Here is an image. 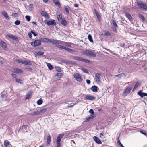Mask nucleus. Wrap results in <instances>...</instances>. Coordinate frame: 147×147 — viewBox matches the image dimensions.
Returning a JSON list of instances; mask_svg holds the SVG:
<instances>
[{
	"label": "nucleus",
	"mask_w": 147,
	"mask_h": 147,
	"mask_svg": "<svg viewBox=\"0 0 147 147\" xmlns=\"http://www.w3.org/2000/svg\"><path fill=\"white\" fill-rule=\"evenodd\" d=\"M41 42H50L54 44H56L57 40L53 39H51L47 38H42L40 39Z\"/></svg>",
	"instance_id": "nucleus-1"
},
{
	"label": "nucleus",
	"mask_w": 147,
	"mask_h": 147,
	"mask_svg": "<svg viewBox=\"0 0 147 147\" xmlns=\"http://www.w3.org/2000/svg\"><path fill=\"white\" fill-rule=\"evenodd\" d=\"M84 53L87 56L92 57H95L96 56V55L95 53L89 50L85 51H84Z\"/></svg>",
	"instance_id": "nucleus-2"
},
{
	"label": "nucleus",
	"mask_w": 147,
	"mask_h": 147,
	"mask_svg": "<svg viewBox=\"0 0 147 147\" xmlns=\"http://www.w3.org/2000/svg\"><path fill=\"white\" fill-rule=\"evenodd\" d=\"M137 4L143 10H147V4L142 1H137Z\"/></svg>",
	"instance_id": "nucleus-3"
},
{
	"label": "nucleus",
	"mask_w": 147,
	"mask_h": 147,
	"mask_svg": "<svg viewBox=\"0 0 147 147\" xmlns=\"http://www.w3.org/2000/svg\"><path fill=\"white\" fill-rule=\"evenodd\" d=\"M17 61L18 62L24 65H31V62L30 60H22L18 59L17 60Z\"/></svg>",
	"instance_id": "nucleus-4"
},
{
	"label": "nucleus",
	"mask_w": 147,
	"mask_h": 147,
	"mask_svg": "<svg viewBox=\"0 0 147 147\" xmlns=\"http://www.w3.org/2000/svg\"><path fill=\"white\" fill-rule=\"evenodd\" d=\"M63 136V134H61L57 137L56 140L57 147H60V141Z\"/></svg>",
	"instance_id": "nucleus-5"
},
{
	"label": "nucleus",
	"mask_w": 147,
	"mask_h": 147,
	"mask_svg": "<svg viewBox=\"0 0 147 147\" xmlns=\"http://www.w3.org/2000/svg\"><path fill=\"white\" fill-rule=\"evenodd\" d=\"M74 78L75 80L79 82H81L82 81V78L81 75L78 73H75L74 74Z\"/></svg>",
	"instance_id": "nucleus-6"
},
{
	"label": "nucleus",
	"mask_w": 147,
	"mask_h": 147,
	"mask_svg": "<svg viewBox=\"0 0 147 147\" xmlns=\"http://www.w3.org/2000/svg\"><path fill=\"white\" fill-rule=\"evenodd\" d=\"M41 44V41L40 40H36L34 42L31 43L32 46L34 47H36L39 46Z\"/></svg>",
	"instance_id": "nucleus-7"
},
{
	"label": "nucleus",
	"mask_w": 147,
	"mask_h": 147,
	"mask_svg": "<svg viewBox=\"0 0 147 147\" xmlns=\"http://www.w3.org/2000/svg\"><path fill=\"white\" fill-rule=\"evenodd\" d=\"M56 44H61L62 45H65L66 46L70 47L71 45L70 44L67 42H64L63 41L57 40Z\"/></svg>",
	"instance_id": "nucleus-8"
},
{
	"label": "nucleus",
	"mask_w": 147,
	"mask_h": 147,
	"mask_svg": "<svg viewBox=\"0 0 147 147\" xmlns=\"http://www.w3.org/2000/svg\"><path fill=\"white\" fill-rule=\"evenodd\" d=\"M48 26L54 25H56V23L55 20H49L45 22Z\"/></svg>",
	"instance_id": "nucleus-9"
},
{
	"label": "nucleus",
	"mask_w": 147,
	"mask_h": 147,
	"mask_svg": "<svg viewBox=\"0 0 147 147\" xmlns=\"http://www.w3.org/2000/svg\"><path fill=\"white\" fill-rule=\"evenodd\" d=\"M101 74L97 73L95 75V78L97 82H100L101 79Z\"/></svg>",
	"instance_id": "nucleus-10"
},
{
	"label": "nucleus",
	"mask_w": 147,
	"mask_h": 147,
	"mask_svg": "<svg viewBox=\"0 0 147 147\" xmlns=\"http://www.w3.org/2000/svg\"><path fill=\"white\" fill-rule=\"evenodd\" d=\"M132 87L131 86L129 87L126 88L124 91V93L126 96L130 92Z\"/></svg>",
	"instance_id": "nucleus-11"
},
{
	"label": "nucleus",
	"mask_w": 147,
	"mask_h": 147,
	"mask_svg": "<svg viewBox=\"0 0 147 147\" xmlns=\"http://www.w3.org/2000/svg\"><path fill=\"white\" fill-rule=\"evenodd\" d=\"M0 45L5 50L7 49V46L6 43L0 39Z\"/></svg>",
	"instance_id": "nucleus-12"
},
{
	"label": "nucleus",
	"mask_w": 147,
	"mask_h": 147,
	"mask_svg": "<svg viewBox=\"0 0 147 147\" xmlns=\"http://www.w3.org/2000/svg\"><path fill=\"white\" fill-rule=\"evenodd\" d=\"M12 72L15 73L21 74L22 72V71L20 69L15 68L13 69Z\"/></svg>",
	"instance_id": "nucleus-13"
},
{
	"label": "nucleus",
	"mask_w": 147,
	"mask_h": 147,
	"mask_svg": "<svg viewBox=\"0 0 147 147\" xmlns=\"http://www.w3.org/2000/svg\"><path fill=\"white\" fill-rule=\"evenodd\" d=\"M46 110L47 109H42V110H41L40 111H34L32 113V115H38L39 114L40 112H42L43 111H44V112H45L46 111Z\"/></svg>",
	"instance_id": "nucleus-14"
},
{
	"label": "nucleus",
	"mask_w": 147,
	"mask_h": 147,
	"mask_svg": "<svg viewBox=\"0 0 147 147\" xmlns=\"http://www.w3.org/2000/svg\"><path fill=\"white\" fill-rule=\"evenodd\" d=\"M93 140L98 144H101L102 142L100 139L97 137L94 136L93 138Z\"/></svg>",
	"instance_id": "nucleus-15"
},
{
	"label": "nucleus",
	"mask_w": 147,
	"mask_h": 147,
	"mask_svg": "<svg viewBox=\"0 0 147 147\" xmlns=\"http://www.w3.org/2000/svg\"><path fill=\"white\" fill-rule=\"evenodd\" d=\"M7 36L15 40H16L17 39V37L13 35H11L10 34H7Z\"/></svg>",
	"instance_id": "nucleus-16"
},
{
	"label": "nucleus",
	"mask_w": 147,
	"mask_h": 147,
	"mask_svg": "<svg viewBox=\"0 0 147 147\" xmlns=\"http://www.w3.org/2000/svg\"><path fill=\"white\" fill-rule=\"evenodd\" d=\"M32 90L29 91L27 94L26 95L25 99H29L30 97L32 94Z\"/></svg>",
	"instance_id": "nucleus-17"
},
{
	"label": "nucleus",
	"mask_w": 147,
	"mask_h": 147,
	"mask_svg": "<svg viewBox=\"0 0 147 147\" xmlns=\"http://www.w3.org/2000/svg\"><path fill=\"white\" fill-rule=\"evenodd\" d=\"M41 14L42 16H44L45 18H49V16L46 11H42L41 12Z\"/></svg>",
	"instance_id": "nucleus-18"
},
{
	"label": "nucleus",
	"mask_w": 147,
	"mask_h": 147,
	"mask_svg": "<svg viewBox=\"0 0 147 147\" xmlns=\"http://www.w3.org/2000/svg\"><path fill=\"white\" fill-rule=\"evenodd\" d=\"M72 58L74 59L81 61H82L83 58L79 56H73L72 57Z\"/></svg>",
	"instance_id": "nucleus-19"
},
{
	"label": "nucleus",
	"mask_w": 147,
	"mask_h": 147,
	"mask_svg": "<svg viewBox=\"0 0 147 147\" xmlns=\"http://www.w3.org/2000/svg\"><path fill=\"white\" fill-rule=\"evenodd\" d=\"M95 97L92 96H86L85 97V99L86 100H95Z\"/></svg>",
	"instance_id": "nucleus-20"
},
{
	"label": "nucleus",
	"mask_w": 147,
	"mask_h": 147,
	"mask_svg": "<svg viewBox=\"0 0 147 147\" xmlns=\"http://www.w3.org/2000/svg\"><path fill=\"white\" fill-rule=\"evenodd\" d=\"M1 14L4 16L6 19H9L10 18L9 16L7 15V13L6 11H2Z\"/></svg>",
	"instance_id": "nucleus-21"
},
{
	"label": "nucleus",
	"mask_w": 147,
	"mask_h": 147,
	"mask_svg": "<svg viewBox=\"0 0 147 147\" xmlns=\"http://www.w3.org/2000/svg\"><path fill=\"white\" fill-rule=\"evenodd\" d=\"M60 22L64 26H67V22L65 19H62V20L60 21Z\"/></svg>",
	"instance_id": "nucleus-22"
},
{
	"label": "nucleus",
	"mask_w": 147,
	"mask_h": 147,
	"mask_svg": "<svg viewBox=\"0 0 147 147\" xmlns=\"http://www.w3.org/2000/svg\"><path fill=\"white\" fill-rule=\"evenodd\" d=\"M94 11L96 16H97V19L99 20H101V17L97 11L95 9H94Z\"/></svg>",
	"instance_id": "nucleus-23"
},
{
	"label": "nucleus",
	"mask_w": 147,
	"mask_h": 147,
	"mask_svg": "<svg viewBox=\"0 0 147 147\" xmlns=\"http://www.w3.org/2000/svg\"><path fill=\"white\" fill-rule=\"evenodd\" d=\"M53 1L55 5L56 6H58V7H60L61 6L58 0H53Z\"/></svg>",
	"instance_id": "nucleus-24"
},
{
	"label": "nucleus",
	"mask_w": 147,
	"mask_h": 147,
	"mask_svg": "<svg viewBox=\"0 0 147 147\" xmlns=\"http://www.w3.org/2000/svg\"><path fill=\"white\" fill-rule=\"evenodd\" d=\"M125 15L130 20H131L133 19L131 15L128 13H126Z\"/></svg>",
	"instance_id": "nucleus-25"
},
{
	"label": "nucleus",
	"mask_w": 147,
	"mask_h": 147,
	"mask_svg": "<svg viewBox=\"0 0 147 147\" xmlns=\"http://www.w3.org/2000/svg\"><path fill=\"white\" fill-rule=\"evenodd\" d=\"M91 90L93 92H96L97 91V87L96 86H93L91 87Z\"/></svg>",
	"instance_id": "nucleus-26"
},
{
	"label": "nucleus",
	"mask_w": 147,
	"mask_h": 147,
	"mask_svg": "<svg viewBox=\"0 0 147 147\" xmlns=\"http://www.w3.org/2000/svg\"><path fill=\"white\" fill-rule=\"evenodd\" d=\"M94 117V116L93 115H91L90 116H89L88 117L86 118V120L85 121H86V122H88L90 120L93 119Z\"/></svg>",
	"instance_id": "nucleus-27"
},
{
	"label": "nucleus",
	"mask_w": 147,
	"mask_h": 147,
	"mask_svg": "<svg viewBox=\"0 0 147 147\" xmlns=\"http://www.w3.org/2000/svg\"><path fill=\"white\" fill-rule=\"evenodd\" d=\"M138 17L143 20L144 22H146V18L142 14H139L138 15Z\"/></svg>",
	"instance_id": "nucleus-28"
},
{
	"label": "nucleus",
	"mask_w": 147,
	"mask_h": 147,
	"mask_svg": "<svg viewBox=\"0 0 147 147\" xmlns=\"http://www.w3.org/2000/svg\"><path fill=\"white\" fill-rule=\"evenodd\" d=\"M46 63L49 70H51L53 68V67L51 64L47 62Z\"/></svg>",
	"instance_id": "nucleus-29"
},
{
	"label": "nucleus",
	"mask_w": 147,
	"mask_h": 147,
	"mask_svg": "<svg viewBox=\"0 0 147 147\" xmlns=\"http://www.w3.org/2000/svg\"><path fill=\"white\" fill-rule=\"evenodd\" d=\"M35 53H36L37 55H38L39 56H40L42 55H43L44 53V52L40 51H38L37 52H36Z\"/></svg>",
	"instance_id": "nucleus-30"
},
{
	"label": "nucleus",
	"mask_w": 147,
	"mask_h": 147,
	"mask_svg": "<svg viewBox=\"0 0 147 147\" xmlns=\"http://www.w3.org/2000/svg\"><path fill=\"white\" fill-rule=\"evenodd\" d=\"M51 137L49 135L48 136L47 138V143L48 144H50L51 142Z\"/></svg>",
	"instance_id": "nucleus-31"
},
{
	"label": "nucleus",
	"mask_w": 147,
	"mask_h": 147,
	"mask_svg": "<svg viewBox=\"0 0 147 147\" xmlns=\"http://www.w3.org/2000/svg\"><path fill=\"white\" fill-rule=\"evenodd\" d=\"M111 33L108 31H105V33L104 34V35L105 36H110Z\"/></svg>",
	"instance_id": "nucleus-32"
},
{
	"label": "nucleus",
	"mask_w": 147,
	"mask_h": 147,
	"mask_svg": "<svg viewBox=\"0 0 147 147\" xmlns=\"http://www.w3.org/2000/svg\"><path fill=\"white\" fill-rule=\"evenodd\" d=\"M9 144V142L7 140H5L4 142V145L7 147Z\"/></svg>",
	"instance_id": "nucleus-33"
},
{
	"label": "nucleus",
	"mask_w": 147,
	"mask_h": 147,
	"mask_svg": "<svg viewBox=\"0 0 147 147\" xmlns=\"http://www.w3.org/2000/svg\"><path fill=\"white\" fill-rule=\"evenodd\" d=\"M62 16L61 14H59V15H57V19L58 20L60 21H61V20H62Z\"/></svg>",
	"instance_id": "nucleus-34"
},
{
	"label": "nucleus",
	"mask_w": 147,
	"mask_h": 147,
	"mask_svg": "<svg viewBox=\"0 0 147 147\" xmlns=\"http://www.w3.org/2000/svg\"><path fill=\"white\" fill-rule=\"evenodd\" d=\"M15 80L16 82H18L20 84H22L23 83L22 80L21 79L16 78Z\"/></svg>",
	"instance_id": "nucleus-35"
},
{
	"label": "nucleus",
	"mask_w": 147,
	"mask_h": 147,
	"mask_svg": "<svg viewBox=\"0 0 147 147\" xmlns=\"http://www.w3.org/2000/svg\"><path fill=\"white\" fill-rule=\"evenodd\" d=\"M88 38L89 40L91 42H93V40H92L91 36L90 34H89L88 36Z\"/></svg>",
	"instance_id": "nucleus-36"
},
{
	"label": "nucleus",
	"mask_w": 147,
	"mask_h": 147,
	"mask_svg": "<svg viewBox=\"0 0 147 147\" xmlns=\"http://www.w3.org/2000/svg\"><path fill=\"white\" fill-rule=\"evenodd\" d=\"M42 100L41 99H40L37 101V104L38 105H40L42 103Z\"/></svg>",
	"instance_id": "nucleus-37"
},
{
	"label": "nucleus",
	"mask_w": 147,
	"mask_h": 147,
	"mask_svg": "<svg viewBox=\"0 0 147 147\" xmlns=\"http://www.w3.org/2000/svg\"><path fill=\"white\" fill-rule=\"evenodd\" d=\"M139 83L138 82H136V84H135V85L134 87V90L136 89L138 86L139 85Z\"/></svg>",
	"instance_id": "nucleus-38"
},
{
	"label": "nucleus",
	"mask_w": 147,
	"mask_h": 147,
	"mask_svg": "<svg viewBox=\"0 0 147 147\" xmlns=\"http://www.w3.org/2000/svg\"><path fill=\"white\" fill-rule=\"evenodd\" d=\"M21 22L20 20H17L15 22L14 24L16 25H18L20 24Z\"/></svg>",
	"instance_id": "nucleus-39"
},
{
	"label": "nucleus",
	"mask_w": 147,
	"mask_h": 147,
	"mask_svg": "<svg viewBox=\"0 0 147 147\" xmlns=\"http://www.w3.org/2000/svg\"><path fill=\"white\" fill-rule=\"evenodd\" d=\"M140 132L141 133L147 137V132H146V131L144 130H141Z\"/></svg>",
	"instance_id": "nucleus-40"
},
{
	"label": "nucleus",
	"mask_w": 147,
	"mask_h": 147,
	"mask_svg": "<svg viewBox=\"0 0 147 147\" xmlns=\"http://www.w3.org/2000/svg\"><path fill=\"white\" fill-rule=\"evenodd\" d=\"M112 23L113 25L116 27H118V26L115 21L114 20H112Z\"/></svg>",
	"instance_id": "nucleus-41"
},
{
	"label": "nucleus",
	"mask_w": 147,
	"mask_h": 147,
	"mask_svg": "<svg viewBox=\"0 0 147 147\" xmlns=\"http://www.w3.org/2000/svg\"><path fill=\"white\" fill-rule=\"evenodd\" d=\"M82 62H85L86 63H89L90 62V60L85 59L82 58Z\"/></svg>",
	"instance_id": "nucleus-42"
},
{
	"label": "nucleus",
	"mask_w": 147,
	"mask_h": 147,
	"mask_svg": "<svg viewBox=\"0 0 147 147\" xmlns=\"http://www.w3.org/2000/svg\"><path fill=\"white\" fill-rule=\"evenodd\" d=\"M25 18L28 21H29L30 20V16L27 15L25 16Z\"/></svg>",
	"instance_id": "nucleus-43"
},
{
	"label": "nucleus",
	"mask_w": 147,
	"mask_h": 147,
	"mask_svg": "<svg viewBox=\"0 0 147 147\" xmlns=\"http://www.w3.org/2000/svg\"><path fill=\"white\" fill-rule=\"evenodd\" d=\"M65 50L68 51H71L72 52H75V51L72 49H71L69 48L66 47Z\"/></svg>",
	"instance_id": "nucleus-44"
},
{
	"label": "nucleus",
	"mask_w": 147,
	"mask_h": 147,
	"mask_svg": "<svg viewBox=\"0 0 147 147\" xmlns=\"http://www.w3.org/2000/svg\"><path fill=\"white\" fill-rule=\"evenodd\" d=\"M31 33L33 34L34 36H36L37 35V33L33 31H31Z\"/></svg>",
	"instance_id": "nucleus-45"
},
{
	"label": "nucleus",
	"mask_w": 147,
	"mask_h": 147,
	"mask_svg": "<svg viewBox=\"0 0 147 147\" xmlns=\"http://www.w3.org/2000/svg\"><path fill=\"white\" fill-rule=\"evenodd\" d=\"M63 75V74H62L61 73H58L56 74V76H57L61 77Z\"/></svg>",
	"instance_id": "nucleus-46"
},
{
	"label": "nucleus",
	"mask_w": 147,
	"mask_h": 147,
	"mask_svg": "<svg viewBox=\"0 0 147 147\" xmlns=\"http://www.w3.org/2000/svg\"><path fill=\"white\" fill-rule=\"evenodd\" d=\"M82 70L83 72H84L86 73H88V70L85 69L83 68L82 69Z\"/></svg>",
	"instance_id": "nucleus-47"
},
{
	"label": "nucleus",
	"mask_w": 147,
	"mask_h": 147,
	"mask_svg": "<svg viewBox=\"0 0 147 147\" xmlns=\"http://www.w3.org/2000/svg\"><path fill=\"white\" fill-rule=\"evenodd\" d=\"M89 113H91L92 115H93L94 114V112L93 110L92 109H90L89 111Z\"/></svg>",
	"instance_id": "nucleus-48"
},
{
	"label": "nucleus",
	"mask_w": 147,
	"mask_h": 147,
	"mask_svg": "<svg viewBox=\"0 0 147 147\" xmlns=\"http://www.w3.org/2000/svg\"><path fill=\"white\" fill-rule=\"evenodd\" d=\"M147 96V93H144L142 92V95L141 96V97H143L144 96Z\"/></svg>",
	"instance_id": "nucleus-49"
},
{
	"label": "nucleus",
	"mask_w": 147,
	"mask_h": 147,
	"mask_svg": "<svg viewBox=\"0 0 147 147\" xmlns=\"http://www.w3.org/2000/svg\"><path fill=\"white\" fill-rule=\"evenodd\" d=\"M65 10L67 14L69 13V10L68 8H67V7H65Z\"/></svg>",
	"instance_id": "nucleus-50"
},
{
	"label": "nucleus",
	"mask_w": 147,
	"mask_h": 147,
	"mask_svg": "<svg viewBox=\"0 0 147 147\" xmlns=\"http://www.w3.org/2000/svg\"><path fill=\"white\" fill-rule=\"evenodd\" d=\"M27 126L26 125H23L22 126V128L23 129H25L26 130V129L27 128Z\"/></svg>",
	"instance_id": "nucleus-51"
},
{
	"label": "nucleus",
	"mask_w": 147,
	"mask_h": 147,
	"mask_svg": "<svg viewBox=\"0 0 147 147\" xmlns=\"http://www.w3.org/2000/svg\"><path fill=\"white\" fill-rule=\"evenodd\" d=\"M142 92L141 91H140L138 93V94L141 97Z\"/></svg>",
	"instance_id": "nucleus-52"
},
{
	"label": "nucleus",
	"mask_w": 147,
	"mask_h": 147,
	"mask_svg": "<svg viewBox=\"0 0 147 147\" xmlns=\"http://www.w3.org/2000/svg\"><path fill=\"white\" fill-rule=\"evenodd\" d=\"M57 71L59 72H61V69L59 67H58L57 68Z\"/></svg>",
	"instance_id": "nucleus-53"
},
{
	"label": "nucleus",
	"mask_w": 147,
	"mask_h": 147,
	"mask_svg": "<svg viewBox=\"0 0 147 147\" xmlns=\"http://www.w3.org/2000/svg\"><path fill=\"white\" fill-rule=\"evenodd\" d=\"M31 33H30V32L28 33V37L30 39H32V36Z\"/></svg>",
	"instance_id": "nucleus-54"
},
{
	"label": "nucleus",
	"mask_w": 147,
	"mask_h": 147,
	"mask_svg": "<svg viewBox=\"0 0 147 147\" xmlns=\"http://www.w3.org/2000/svg\"><path fill=\"white\" fill-rule=\"evenodd\" d=\"M11 76H12L14 78H15L16 79V78H16V77H17V76L15 74H11Z\"/></svg>",
	"instance_id": "nucleus-55"
},
{
	"label": "nucleus",
	"mask_w": 147,
	"mask_h": 147,
	"mask_svg": "<svg viewBox=\"0 0 147 147\" xmlns=\"http://www.w3.org/2000/svg\"><path fill=\"white\" fill-rule=\"evenodd\" d=\"M26 69L30 71H32V69L29 66L27 67Z\"/></svg>",
	"instance_id": "nucleus-56"
},
{
	"label": "nucleus",
	"mask_w": 147,
	"mask_h": 147,
	"mask_svg": "<svg viewBox=\"0 0 147 147\" xmlns=\"http://www.w3.org/2000/svg\"><path fill=\"white\" fill-rule=\"evenodd\" d=\"M12 15L14 17H17L18 16V14L17 13H13Z\"/></svg>",
	"instance_id": "nucleus-57"
},
{
	"label": "nucleus",
	"mask_w": 147,
	"mask_h": 147,
	"mask_svg": "<svg viewBox=\"0 0 147 147\" xmlns=\"http://www.w3.org/2000/svg\"><path fill=\"white\" fill-rule=\"evenodd\" d=\"M86 81L87 83L88 84H89L90 83V81L88 79H87L86 80Z\"/></svg>",
	"instance_id": "nucleus-58"
},
{
	"label": "nucleus",
	"mask_w": 147,
	"mask_h": 147,
	"mask_svg": "<svg viewBox=\"0 0 147 147\" xmlns=\"http://www.w3.org/2000/svg\"><path fill=\"white\" fill-rule=\"evenodd\" d=\"M5 94H1L0 96V97L2 98H3L5 96Z\"/></svg>",
	"instance_id": "nucleus-59"
},
{
	"label": "nucleus",
	"mask_w": 147,
	"mask_h": 147,
	"mask_svg": "<svg viewBox=\"0 0 147 147\" xmlns=\"http://www.w3.org/2000/svg\"><path fill=\"white\" fill-rule=\"evenodd\" d=\"M75 104H73V105H69V106H68L67 107H68V108H71L72 107H73L74 106V105H75Z\"/></svg>",
	"instance_id": "nucleus-60"
},
{
	"label": "nucleus",
	"mask_w": 147,
	"mask_h": 147,
	"mask_svg": "<svg viewBox=\"0 0 147 147\" xmlns=\"http://www.w3.org/2000/svg\"><path fill=\"white\" fill-rule=\"evenodd\" d=\"M58 45H57L56 46V47L58 48L61 49V45H59V44H58Z\"/></svg>",
	"instance_id": "nucleus-61"
},
{
	"label": "nucleus",
	"mask_w": 147,
	"mask_h": 147,
	"mask_svg": "<svg viewBox=\"0 0 147 147\" xmlns=\"http://www.w3.org/2000/svg\"><path fill=\"white\" fill-rule=\"evenodd\" d=\"M117 144L118 145H119V146L120 145V144H121V143L120 141L119 140H118L117 141Z\"/></svg>",
	"instance_id": "nucleus-62"
},
{
	"label": "nucleus",
	"mask_w": 147,
	"mask_h": 147,
	"mask_svg": "<svg viewBox=\"0 0 147 147\" xmlns=\"http://www.w3.org/2000/svg\"><path fill=\"white\" fill-rule=\"evenodd\" d=\"M33 4H30L29 7L30 8H31L32 7Z\"/></svg>",
	"instance_id": "nucleus-63"
},
{
	"label": "nucleus",
	"mask_w": 147,
	"mask_h": 147,
	"mask_svg": "<svg viewBox=\"0 0 147 147\" xmlns=\"http://www.w3.org/2000/svg\"><path fill=\"white\" fill-rule=\"evenodd\" d=\"M74 6L76 7H78L79 5L78 4H75L74 5Z\"/></svg>",
	"instance_id": "nucleus-64"
}]
</instances>
